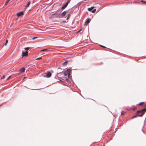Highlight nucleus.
Listing matches in <instances>:
<instances>
[{"instance_id": "nucleus-1", "label": "nucleus", "mask_w": 146, "mask_h": 146, "mask_svg": "<svg viewBox=\"0 0 146 146\" xmlns=\"http://www.w3.org/2000/svg\"><path fill=\"white\" fill-rule=\"evenodd\" d=\"M146 111V108H145L141 110L137 111L136 113V114L138 115V116L142 117Z\"/></svg>"}, {"instance_id": "nucleus-2", "label": "nucleus", "mask_w": 146, "mask_h": 146, "mask_svg": "<svg viewBox=\"0 0 146 146\" xmlns=\"http://www.w3.org/2000/svg\"><path fill=\"white\" fill-rule=\"evenodd\" d=\"M52 75L51 73L49 71L47 72V73H45L44 75V76L45 77L49 78Z\"/></svg>"}, {"instance_id": "nucleus-3", "label": "nucleus", "mask_w": 146, "mask_h": 146, "mask_svg": "<svg viewBox=\"0 0 146 146\" xmlns=\"http://www.w3.org/2000/svg\"><path fill=\"white\" fill-rule=\"evenodd\" d=\"M70 70L68 69L67 70V71L65 72L64 73V75L65 76H67L68 75H69L70 74Z\"/></svg>"}, {"instance_id": "nucleus-4", "label": "nucleus", "mask_w": 146, "mask_h": 146, "mask_svg": "<svg viewBox=\"0 0 146 146\" xmlns=\"http://www.w3.org/2000/svg\"><path fill=\"white\" fill-rule=\"evenodd\" d=\"M28 55V51H26L25 52H22V57L27 56Z\"/></svg>"}, {"instance_id": "nucleus-5", "label": "nucleus", "mask_w": 146, "mask_h": 146, "mask_svg": "<svg viewBox=\"0 0 146 146\" xmlns=\"http://www.w3.org/2000/svg\"><path fill=\"white\" fill-rule=\"evenodd\" d=\"M68 3V2H67L66 4L62 7V10L64 9L66 7Z\"/></svg>"}, {"instance_id": "nucleus-6", "label": "nucleus", "mask_w": 146, "mask_h": 146, "mask_svg": "<svg viewBox=\"0 0 146 146\" xmlns=\"http://www.w3.org/2000/svg\"><path fill=\"white\" fill-rule=\"evenodd\" d=\"M57 13H57L54 12H52L50 13L52 17L55 16V15H58V13Z\"/></svg>"}, {"instance_id": "nucleus-7", "label": "nucleus", "mask_w": 146, "mask_h": 146, "mask_svg": "<svg viewBox=\"0 0 146 146\" xmlns=\"http://www.w3.org/2000/svg\"><path fill=\"white\" fill-rule=\"evenodd\" d=\"M23 12H21L19 13H18L17 14V16L19 17L21 16V15H23Z\"/></svg>"}, {"instance_id": "nucleus-8", "label": "nucleus", "mask_w": 146, "mask_h": 146, "mask_svg": "<svg viewBox=\"0 0 146 146\" xmlns=\"http://www.w3.org/2000/svg\"><path fill=\"white\" fill-rule=\"evenodd\" d=\"M66 11H65L63 12L62 13V14H60L61 15V17L64 16H65L66 15Z\"/></svg>"}, {"instance_id": "nucleus-9", "label": "nucleus", "mask_w": 146, "mask_h": 146, "mask_svg": "<svg viewBox=\"0 0 146 146\" xmlns=\"http://www.w3.org/2000/svg\"><path fill=\"white\" fill-rule=\"evenodd\" d=\"M25 69L24 68H21L20 70V71L21 72H23L25 71Z\"/></svg>"}, {"instance_id": "nucleus-10", "label": "nucleus", "mask_w": 146, "mask_h": 146, "mask_svg": "<svg viewBox=\"0 0 146 146\" xmlns=\"http://www.w3.org/2000/svg\"><path fill=\"white\" fill-rule=\"evenodd\" d=\"M90 21L89 19H87V21H86V22L85 23V24L86 25H87V24H88V23H90Z\"/></svg>"}, {"instance_id": "nucleus-11", "label": "nucleus", "mask_w": 146, "mask_h": 146, "mask_svg": "<svg viewBox=\"0 0 146 146\" xmlns=\"http://www.w3.org/2000/svg\"><path fill=\"white\" fill-rule=\"evenodd\" d=\"M67 62H68L67 61H65L64 62H63L62 63L63 66H66L67 64Z\"/></svg>"}, {"instance_id": "nucleus-12", "label": "nucleus", "mask_w": 146, "mask_h": 146, "mask_svg": "<svg viewBox=\"0 0 146 146\" xmlns=\"http://www.w3.org/2000/svg\"><path fill=\"white\" fill-rule=\"evenodd\" d=\"M58 15H55V17H58V18H60V17H61V15L60 14V13H58Z\"/></svg>"}, {"instance_id": "nucleus-13", "label": "nucleus", "mask_w": 146, "mask_h": 146, "mask_svg": "<svg viewBox=\"0 0 146 146\" xmlns=\"http://www.w3.org/2000/svg\"><path fill=\"white\" fill-rule=\"evenodd\" d=\"M94 8V7H92L90 8H89L88 9V11H91Z\"/></svg>"}, {"instance_id": "nucleus-14", "label": "nucleus", "mask_w": 146, "mask_h": 146, "mask_svg": "<svg viewBox=\"0 0 146 146\" xmlns=\"http://www.w3.org/2000/svg\"><path fill=\"white\" fill-rule=\"evenodd\" d=\"M10 0H8L7 1H6V2H5V5H7V4L10 1Z\"/></svg>"}, {"instance_id": "nucleus-15", "label": "nucleus", "mask_w": 146, "mask_h": 146, "mask_svg": "<svg viewBox=\"0 0 146 146\" xmlns=\"http://www.w3.org/2000/svg\"><path fill=\"white\" fill-rule=\"evenodd\" d=\"M31 3V2H29L28 3V4H27V5L26 6V7H28L29 6L30 4Z\"/></svg>"}, {"instance_id": "nucleus-16", "label": "nucleus", "mask_w": 146, "mask_h": 146, "mask_svg": "<svg viewBox=\"0 0 146 146\" xmlns=\"http://www.w3.org/2000/svg\"><path fill=\"white\" fill-rule=\"evenodd\" d=\"M8 42V40H7L6 41V42L4 44L6 46L7 45V44Z\"/></svg>"}, {"instance_id": "nucleus-17", "label": "nucleus", "mask_w": 146, "mask_h": 146, "mask_svg": "<svg viewBox=\"0 0 146 146\" xmlns=\"http://www.w3.org/2000/svg\"><path fill=\"white\" fill-rule=\"evenodd\" d=\"M144 104V102H141L140 103H139V104H138V105L139 106H141L143 105Z\"/></svg>"}, {"instance_id": "nucleus-18", "label": "nucleus", "mask_w": 146, "mask_h": 146, "mask_svg": "<svg viewBox=\"0 0 146 146\" xmlns=\"http://www.w3.org/2000/svg\"><path fill=\"white\" fill-rule=\"evenodd\" d=\"M30 48V47H26L25 48V49L27 51Z\"/></svg>"}, {"instance_id": "nucleus-19", "label": "nucleus", "mask_w": 146, "mask_h": 146, "mask_svg": "<svg viewBox=\"0 0 146 146\" xmlns=\"http://www.w3.org/2000/svg\"><path fill=\"white\" fill-rule=\"evenodd\" d=\"M125 113V112L124 111H122L121 113V115H123Z\"/></svg>"}, {"instance_id": "nucleus-20", "label": "nucleus", "mask_w": 146, "mask_h": 146, "mask_svg": "<svg viewBox=\"0 0 146 146\" xmlns=\"http://www.w3.org/2000/svg\"><path fill=\"white\" fill-rule=\"evenodd\" d=\"M141 2L142 3H143L146 4V1H144L142 0L141 1Z\"/></svg>"}, {"instance_id": "nucleus-21", "label": "nucleus", "mask_w": 146, "mask_h": 146, "mask_svg": "<svg viewBox=\"0 0 146 146\" xmlns=\"http://www.w3.org/2000/svg\"><path fill=\"white\" fill-rule=\"evenodd\" d=\"M96 11V9H94L92 11V12L93 13H94Z\"/></svg>"}, {"instance_id": "nucleus-22", "label": "nucleus", "mask_w": 146, "mask_h": 146, "mask_svg": "<svg viewBox=\"0 0 146 146\" xmlns=\"http://www.w3.org/2000/svg\"><path fill=\"white\" fill-rule=\"evenodd\" d=\"M47 50V49H43V50H41V51H46V50Z\"/></svg>"}, {"instance_id": "nucleus-23", "label": "nucleus", "mask_w": 146, "mask_h": 146, "mask_svg": "<svg viewBox=\"0 0 146 146\" xmlns=\"http://www.w3.org/2000/svg\"><path fill=\"white\" fill-rule=\"evenodd\" d=\"M42 58V57H39L38 58H37L36 59V60H38L41 59Z\"/></svg>"}, {"instance_id": "nucleus-24", "label": "nucleus", "mask_w": 146, "mask_h": 146, "mask_svg": "<svg viewBox=\"0 0 146 146\" xmlns=\"http://www.w3.org/2000/svg\"><path fill=\"white\" fill-rule=\"evenodd\" d=\"M137 116H138V115H137V114L136 115H135V116H133L132 117V118H135V117H137Z\"/></svg>"}, {"instance_id": "nucleus-25", "label": "nucleus", "mask_w": 146, "mask_h": 146, "mask_svg": "<svg viewBox=\"0 0 146 146\" xmlns=\"http://www.w3.org/2000/svg\"><path fill=\"white\" fill-rule=\"evenodd\" d=\"M5 78V75H3V76L1 78V79H3Z\"/></svg>"}, {"instance_id": "nucleus-26", "label": "nucleus", "mask_w": 146, "mask_h": 146, "mask_svg": "<svg viewBox=\"0 0 146 146\" xmlns=\"http://www.w3.org/2000/svg\"><path fill=\"white\" fill-rule=\"evenodd\" d=\"M37 38V37H33V38H32V39L33 40H34L35 39H36V38Z\"/></svg>"}, {"instance_id": "nucleus-27", "label": "nucleus", "mask_w": 146, "mask_h": 146, "mask_svg": "<svg viewBox=\"0 0 146 146\" xmlns=\"http://www.w3.org/2000/svg\"><path fill=\"white\" fill-rule=\"evenodd\" d=\"M11 77V76H10L8 77V78H7V80H9V79H10V77Z\"/></svg>"}, {"instance_id": "nucleus-28", "label": "nucleus", "mask_w": 146, "mask_h": 146, "mask_svg": "<svg viewBox=\"0 0 146 146\" xmlns=\"http://www.w3.org/2000/svg\"><path fill=\"white\" fill-rule=\"evenodd\" d=\"M101 46L102 47H103V48H105L106 47L104 46H102V45H100V46Z\"/></svg>"}, {"instance_id": "nucleus-29", "label": "nucleus", "mask_w": 146, "mask_h": 146, "mask_svg": "<svg viewBox=\"0 0 146 146\" xmlns=\"http://www.w3.org/2000/svg\"><path fill=\"white\" fill-rule=\"evenodd\" d=\"M70 0H68V1L67 2H68V3L70 2Z\"/></svg>"}, {"instance_id": "nucleus-30", "label": "nucleus", "mask_w": 146, "mask_h": 146, "mask_svg": "<svg viewBox=\"0 0 146 146\" xmlns=\"http://www.w3.org/2000/svg\"><path fill=\"white\" fill-rule=\"evenodd\" d=\"M68 18H69V17H67V19H66L67 20V19H68Z\"/></svg>"}, {"instance_id": "nucleus-31", "label": "nucleus", "mask_w": 146, "mask_h": 146, "mask_svg": "<svg viewBox=\"0 0 146 146\" xmlns=\"http://www.w3.org/2000/svg\"><path fill=\"white\" fill-rule=\"evenodd\" d=\"M68 17H69V15H69V14H68Z\"/></svg>"}]
</instances>
